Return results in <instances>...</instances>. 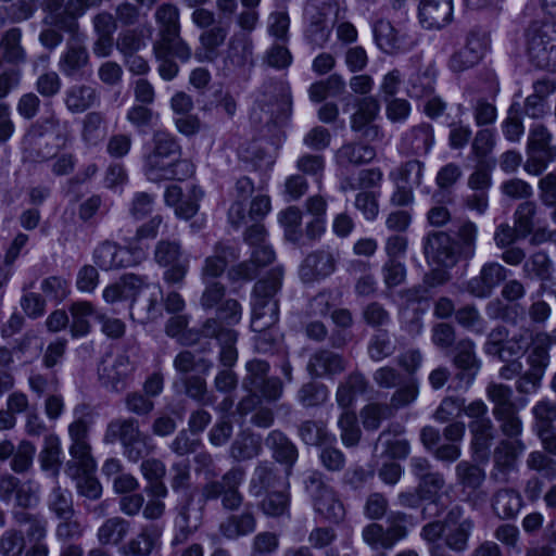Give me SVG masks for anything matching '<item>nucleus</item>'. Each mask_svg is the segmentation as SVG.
Masks as SVG:
<instances>
[{
    "label": "nucleus",
    "mask_w": 556,
    "mask_h": 556,
    "mask_svg": "<svg viewBox=\"0 0 556 556\" xmlns=\"http://www.w3.org/2000/svg\"><path fill=\"white\" fill-rule=\"evenodd\" d=\"M269 369V363L260 358L245 364L247 375L242 379V388L249 394L238 404L240 414L252 412L262 399L277 401L282 395V382L277 377H268Z\"/></svg>",
    "instance_id": "f257e3e1"
},
{
    "label": "nucleus",
    "mask_w": 556,
    "mask_h": 556,
    "mask_svg": "<svg viewBox=\"0 0 556 556\" xmlns=\"http://www.w3.org/2000/svg\"><path fill=\"white\" fill-rule=\"evenodd\" d=\"M197 338L192 341L203 338H214L217 340L219 345L218 363L223 367L214 379V387L220 393H230L236 390L238 386V377L232 370V367L238 361V350L236 343L238 340V333L236 330H226L219 328L214 320H208L200 330L195 333Z\"/></svg>",
    "instance_id": "f03ea898"
},
{
    "label": "nucleus",
    "mask_w": 556,
    "mask_h": 556,
    "mask_svg": "<svg viewBox=\"0 0 556 556\" xmlns=\"http://www.w3.org/2000/svg\"><path fill=\"white\" fill-rule=\"evenodd\" d=\"M292 113L291 89L287 81L267 79L261 86L252 115L265 124H283Z\"/></svg>",
    "instance_id": "7ed1b4c3"
},
{
    "label": "nucleus",
    "mask_w": 556,
    "mask_h": 556,
    "mask_svg": "<svg viewBox=\"0 0 556 556\" xmlns=\"http://www.w3.org/2000/svg\"><path fill=\"white\" fill-rule=\"evenodd\" d=\"M281 270L275 269L255 283L251 320L253 331L262 332L278 323L279 305L276 295L281 288Z\"/></svg>",
    "instance_id": "20e7f679"
},
{
    "label": "nucleus",
    "mask_w": 556,
    "mask_h": 556,
    "mask_svg": "<svg viewBox=\"0 0 556 556\" xmlns=\"http://www.w3.org/2000/svg\"><path fill=\"white\" fill-rule=\"evenodd\" d=\"M155 21L159 26L157 39L153 46L160 53L174 50L177 59L187 62L191 58L190 46L180 36V12L179 9L172 3H164L155 11Z\"/></svg>",
    "instance_id": "39448f33"
},
{
    "label": "nucleus",
    "mask_w": 556,
    "mask_h": 556,
    "mask_svg": "<svg viewBox=\"0 0 556 556\" xmlns=\"http://www.w3.org/2000/svg\"><path fill=\"white\" fill-rule=\"evenodd\" d=\"M245 480V469L233 466L218 480L207 481L201 489L203 503L220 500L222 507L227 511H237L242 506L244 496L240 486Z\"/></svg>",
    "instance_id": "423d86ee"
},
{
    "label": "nucleus",
    "mask_w": 556,
    "mask_h": 556,
    "mask_svg": "<svg viewBox=\"0 0 556 556\" xmlns=\"http://www.w3.org/2000/svg\"><path fill=\"white\" fill-rule=\"evenodd\" d=\"M303 483L316 514L331 522H339L344 518L343 503L320 471H309Z\"/></svg>",
    "instance_id": "0eeeda50"
},
{
    "label": "nucleus",
    "mask_w": 556,
    "mask_h": 556,
    "mask_svg": "<svg viewBox=\"0 0 556 556\" xmlns=\"http://www.w3.org/2000/svg\"><path fill=\"white\" fill-rule=\"evenodd\" d=\"M527 53L539 68L556 65V28L554 23L533 22L526 34Z\"/></svg>",
    "instance_id": "6e6552de"
},
{
    "label": "nucleus",
    "mask_w": 556,
    "mask_h": 556,
    "mask_svg": "<svg viewBox=\"0 0 556 556\" xmlns=\"http://www.w3.org/2000/svg\"><path fill=\"white\" fill-rule=\"evenodd\" d=\"M154 261L166 268L163 280L169 286L181 287L189 270V256L177 240H160L154 248Z\"/></svg>",
    "instance_id": "1a4fd4ad"
},
{
    "label": "nucleus",
    "mask_w": 556,
    "mask_h": 556,
    "mask_svg": "<svg viewBox=\"0 0 556 556\" xmlns=\"http://www.w3.org/2000/svg\"><path fill=\"white\" fill-rule=\"evenodd\" d=\"M552 140L553 136L544 125L535 124L530 128L523 165L528 174L540 176L556 160V146L552 144Z\"/></svg>",
    "instance_id": "9d476101"
},
{
    "label": "nucleus",
    "mask_w": 556,
    "mask_h": 556,
    "mask_svg": "<svg viewBox=\"0 0 556 556\" xmlns=\"http://www.w3.org/2000/svg\"><path fill=\"white\" fill-rule=\"evenodd\" d=\"M92 257L100 269L113 270L139 265L146 258V252L140 248L121 247L105 240L96 247Z\"/></svg>",
    "instance_id": "9b49d317"
},
{
    "label": "nucleus",
    "mask_w": 556,
    "mask_h": 556,
    "mask_svg": "<svg viewBox=\"0 0 556 556\" xmlns=\"http://www.w3.org/2000/svg\"><path fill=\"white\" fill-rule=\"evenodd\" d=\"M143 170L148 180L153 182L185 180L193 174V166L187 160L165 159L149 153L144 157Z\"/></svg>",
    "instance_id": "f8f14e48"
},
{
    "label": "nucleus",
    "mask_w": 556,
    "mask_h": 556,
    "mask_svg": "<svg viewBox=\"0 0 556 556\" xmlns=\"http://www.w3.org/2000/svg\"><path fill=\"white\" fill-rule=\"evenodd\" d=\"M90 64L84 36L70 37L58 60V70L66 78L83 77Z\"/></svg>",
    "instance_id": "ddd939ff"
},
{
    "label": "nucleus",
    "mask_w": 556,
    "mask_h": 556,
    "mask_svg": "<svg viewBox=\"0 0 556 556\" xmlns=\"http://www.w3.org/2000/svg\"><path fill=\"white\" fill-rule=\"evenodd\" d=\"M135 365L126 354H118L112 359L104 358L98 366L100 383L110 391L119 392L126 388V382Z\"/></svg>",
    "instance_id": "4468645a"
},
{
    "label": "nucleus",
    "mask_w": 556,
    "mask_h": 556,
    "mask_svg": "<svg viewBox=\"0 0 556 556\" xmlns=\"http://www.w3.org/2000/svg\"><path fill=\"white\" fill-rule=\"evenodd\" d=\"M453 237L445 231H431L425 238L424 251L429 262L444 267H453L459 260Z\"/></svg>",
    "instance_id": "2eb2a0df"
},
{
    "label": "nucleus",
    "mask_w": 556,
    "mask_h": 556,
    "mask_svg": "<svg viewBox=\"0 0 556 556\" xmlns=\"http://www.w3.org/2000/svg\"><path fill=\"white\" fill-rule=\"evenodd\" d=\"M509 270L497 262L485 263L478 276L467 282V291L479 299L489 298L506 280Z\"/></svg>",
    "instance_id": "dca6fc26"
},
{
    "label": "nucleus",
    "mask_w": 556,
    "mask_h": 556,
    "mask_svg": "<svg viewBox=\"0 0 556 556\" xmlns=\"http://www.w3.org/2000/svg\"><path fill=\"white\" fill-rule=\"evenodd\" d=\"M380 112V104L374 97H365L358 101L356 112L352 115L351 127L354 131L361 132L369 140L381 137L380 128L374 121Z\"/></svg>",
    "instance_id": "f3484780"
},
{
    "label": "nucleus",
    "mask_w": 556,
    "mask_h": 556,
    "mask_svg": "<svg viewBox=\"0 0 556 556\" xmlns=\"http://www.w3.org/2000/svg\"><path fill=\"white\" fill-rule=\"evenodd\" d=\"M286 481L280 470L270 460H261L256 464L249 481L250 493L258 497L266 492L286 486Z\"/></svg>",
    "instance_id": "a211bd4d"
},
{
    "label": "nucleus",
    "mask_w": 556,
    "mask_h": 556,
    "mask_svg": "<svg viewBox=\"0 0 556 556\" xmlns=\"http://www.w3.org/2000/svg\"><path fill=\"white\" fill-rule=\"evenodd\" d=\"M374 36L379 49L386 53L406 51L414 45V40L403 29L395 28L386 20L375 24Z\"/></svg>",
    "instance_id": "6ab92c4d"
},
{
    "label": "nucleus",
    "mask_w": 556,
    "mask_h": 556,
    "mask_svg": "<svg viewBox=\"0 0 556 556\" xmlns=\"http://www.w3.org/2000/svg\"><path fill=\"white\" fill-rule=\"evenodd\" d=\"M346 369L344 357L333 351L319 349L311 356L306 365L307 372L314 378H332Z\"/></svg>",
    "instance_id": "aec40b11"
},
{
    "label": "nucleus",
    "mask_w": 556,
    "mask_h": 556,
    "mask_svg": "<svg viewBox=\"0 0 556 556\" xmlns=\"http://www.w3.org/2000/svg\"><path fill=\"white\" fill-rule=\"evenodd\" d=\"M434 144V129L429 123L422 122L404 132L401 139L403 151L413 155H427Z\"/></svg>",
    "instance_id": "412c9836"
},
{
    "label": "nucleus",
    "mask_w": 556,
    "mask_h": 556,
    "mask_svg": "<svg viewBox=\"0 0 556 556\" xmlns=\"http://www.w3.org/2000/svg\"><path fill=\"white\" fill-rule=\"evenodd\" d=\"M265 445L273 458L286 467V475L289 476L299 457L295 444L282 431L273 430L267 434Z\"/></svg>",
    "instance_id": "4be33fe9"
},
{
    "label": "nucleus",
    "mask_w": 556,
    "mask_h": 556,
    "mask_svg": "<svg viewBox=\"0 0 556 556\" xmlns=\"http://www.w3.org/2000/svg\"><path fill=\"white\" fill-rule=\"evenodd\" d=\"M274 260L275 252L268 243L254 248L250 261L242 262L230 268L229 277L232 280H252L257 276L260 268L269 265Z\"/></svg>",
    "instance_id": "5701e85b"
},
{
    "label": "nucleus",
    "mask_w": 556,
    "mask_h": 556,
    "mask_svg": "<svg viewBox=\"0 0 556 556\" xmlns=\"http://www.w3.org/2000/svg\"><path fill=\"white\" fill-rule=\"evenodd\" d=\"M453 16L452 0H421L419 20L425 28L440 29L447 25Z\"/></svg>",
    "instance_id": "b1692460"
},
{
    "label": "nucleus",
    "mask_w": 556,
    "mask_h": 556,
    "mask_svg": "<svg viewBox=\"0 0 556 556\" xmlns=\"http://www.w3.org/2000/svg\"><path fill=\"white\" fill-rule=\"evenodd\" d=\"M229 34V25L223 22L208 29L202 30L199 36L200 46L195 55L200 61L213 62L219 54V48L225 43Z\"/></svg>",
    "instance_id": "393cba45"
},
{
    "label": "nucleus",
    "mask_w": 556,
    "mask_h": 556,
    "mask_svg": "<svg viewBox=\"0 0 556 556\" xmlns=\"http://www.w3.org/2000/svg\"><path fill=\"white\" fill-rule=\"evenodd\" d=\"M336 268V261L329 251L317 250L308 254L300 268L303 281L311 282L331 275Z\"/></svg>",
    "instance_id": "a878e982"
},
{
    "label": "nucleus",
    "mask_w": 556,
    "mask_h": 556,
    "mask_svg": "<svg viewBox=\"0 0 556 556\" xmlns=\"http://www.w3.org/2000/svg\"><path fill=\"white\" fill-rule=\"evenodd\" d=\"M47 134L55 135L58 149L64 148L70 140L66 127H62L60 119L54 113L49 116L40 117L37 122L31 124L25 135V139L29 143L35 144Z\"/></svg>",
    "instance_id": "bb28decb"
},
{
    "label": "nucleus",
    "mask_w": 556,
    "mask_h": 556,
    "mask_svg": "<svg viewBox=\"0 0 556 556\" xmlns=\"http://www.w3.org/2000/svg\"><path fill=\"white\" fill-rule=\"evenodd\" d=\"M100 102V93L97 88L87 84H75L64 92V104L74 114L84 113Z\"/></svg>",
    "instance_id": "cd10ccee"
},
{
    "label": "nucleus",
    "mask_w": 556,
    "mask_h": 556,
    "mask_svg": "<svg viewBox=\"0 0 556 556\" xmlns=\"http://www.w3.org/2000/svg\"><path fill=\"white\" fill-rule=\"evenodd\" d=\"M160 538L161 530L156 526H146L119 552L123 556H150L160 546Z\"/></svg>",
    "instance_id": "c85d7f7f"
},
{
    "label": "nucleus",
    "mask_w": 556,
    "mask_h": 556,
    "mask_svg": "<svg viewBox=\"0 0 556 556\" xmlns=\"http://www.w3.org/2000/svg\"><path fill=\"white\" fill-rule=\"evenodd\" d=\"M254 63L253 42L245 34H235L228 41L226 64L237 70H245Z\"/></svg>",
    "instance_id": "c756f323"
},
{
    "label": "nucleus",
    "mask_w": 556,
    "mask_h": 556,
    "mask_svg": "<svg viewBox=\"0 0 556 556\" xmlns=\"http://www.w3.org/2000/svg\"><path fill=\"white\" fill-rule=\"evenodd\" d=\"M454 364L460 370L458 378L470 384L481 367L475 352V343L471 340H460L456 344Z\"/></svg>",
    "instance_id": "7c9ffc66"
},
{
    "label": "nucleus",
    "mask_w": 556,
    "mask_h": 556,
    "mask_svg": "<svg viewBox=\"0 0 556 556\" xmlns=\"http://www.w3.org/2000/svg\"><path fill=\"white\" fill-rule=\"evenodd\" d=\"M456 483L462 492L471 500L485 480V471L479 465L468 460L459 462L455 467Z\"/></svg>",
    "instance_id": "2f4dec72"
},
{
    "label": "nucleus",
    "mask_w": 556,
    "mask_h": 556,
    "mask_svg": "<svg viewBox=\"0 0 556 556\" xmlns=\"http://www.w3.org/2000/svg\"><path fill=\"white\" fill-rule=\"evenodd\" d=\"M71 459L66 462L64 471L70 478H78L81 473H93L97 464L91 455V446L86 443H72Z\"/></svg>",
    "instance_id": "473e14b6"
},
{
    "label": "nucleus",
    "mask_w": 556,
    "mask_h": 556,
    "mask_svg": "<svg viewBox=\"0 0 556 556\" xmlns=\"http://www.w3.org/2000/svg\"><path fill=\"white\" fill-rule=\"evenodd\" d=\"M453 233L455 249L462 258L466 261L473 258L479 233L477 224L468 218L460 219Z\"/></svg>",
    "instance_id": "72a5a7b5"
},
{
    "label": "nucleus",
    "mask_w": 556,
    "mask_h": 556,
    "mask_svg": "<svg viewBox=\"0 0 556 556\" xmlns=\"http://www.w3.org/2000/svg\"><path fill=\"white\" fill-rule=\"evenodd\" d=\"M485 314L490 319H501L506 324L518 326L527 319L526 308L520 303H507L495 298L486 303Z\"/></svg>",
    "instance_id": "f704fd0d"
},
{
    "label": "nucleus",
    "mask_w": 556,
    "mask_h": 556,
    "mask_svg": "<svg viewBox=\"0 0 556 556\" xmlns=\"http://www.w3.org/2000/svg\"><path fill=\"white\" fill-rule=\"evenodd\" d=\"M239 258V251L225 243H217L214 247V254L206 257L204 266L202 268L203 279L206 281L207 278L219 277L224 271L228 263Z\"/></svg>",
    "instance_id": "c9c22d12"
},
{
    "label": "nucleus",
    "mask_w": 556,
    "mask_h": 556,
    "mask_svg": "<svg viewBox=\"0 0 556 556\" xmlns=\"http://www.w3.org/2000/svg\"><path fill=\"white\" fill-rule=\"evenodd\" d=\"M256 529V518L252 510L228 516L220 525L219 532L229 540H236L253 533Z\"/></svg>",
    "instance_id": "e433bc0d"
},
{
    "label": "nucleus",
    "mask_w": 556,
    "mask_h": 556,
    "mask_svg": "<svg viewBox=\"0 0 556 556\" xmlns=\"http://www.w3.org/2000/svg\"><path fill=\"white\" fill-rule=\"evenodd\" d=\"M23 31L20 27H11L1 36L2 59L13 65L27 62V52L22 45Z\"/></svg>",
    "instance_id": "4c0bfd02"
},
{
    "label": "nucleus",
    "mask_w": 556,
    "mask_h": 556,
    "mask_svg": "<svg viewBox=\"0 0 556 556\" xmlns=\"http://www.w3.org/2000/svg\"><path fill=\"white\" fill-rule=\"evenodd\" d=\"M468 429L471 434V448L475 455L479 458H486L494 439V425L492 420L489 418L469 421Z\"/></svg>",
    "instance_id": "58836bf2"
},
{
    "label": "nucleus",
    "mask_w": 556,
    "mask_h": 556,
    "mask_svg": "<svg viewBox=\"0 0 556 556\" xmlns=\"http://www.w3.org/2000/svg\"><path fill=\"white\" fill-rule=\"evenodd\" d=\"M368 386V380L363 374L351 372L338 387L337 403L342 408L350 407L358 395L366 393Z\"/></svg>",
    "instance_id": "ea45409f"
},
{
    "label": "nucleus",
    "mask_w": 556,
    "mask_h": 556,
    "mask_svg": "<svg viewBox=\"0 0 556 556\" xmlns=\"http://www.w3.org/2000/svg\"><path fill=\"white\" fill-rule=\"evenodd\" d=\"M260 503L261 511L270 518H290V493L286 486L264 493Z\"/></svg>",
    "instance_id": "a19ab883"
},
{
    "label": "nucleus",
    "mask_w": 556,
    "mask_h": 556,
    "mask_svg": "<svg viewBox=\"0 0 556 556\" xmlns=\"http://www.w3.org/2000/svg\"><path fill=\"white\" fill-rule=\"evenodd\" d=\"M70 313L72 316L70 326L72 337L77 339L89 334L91 331L89 318L98 315L93 305L87 301L75 302L71 305Z\"/></svg>",
    "instance_id": "79ce46f5"
},
{
    "label": "nucleus",
    "mask_w": 556,
    "mask_h": 556,
    "mask_svg": "<svg viewBox=\"0 0 556 556\" xmlns=\"http://www.w3.org/2000/svg\"><path fill=\"white\" fill-rule=\"evenodd\" d=\"M139 422L132 417L116 418L109 422L103 441L106 444L121 442L124 444L140 433Z\"/></svg>",
    "instance_id": "37998d69"
},
{
    "label": "nucleus",
    "mask_w": 556,
    "mask_h": 556,
    "mask_svg": "<svg viewBox=\"0 0 556 556\" xmlns=\"http://www.w3.org/2000/svg\"><path fill=\"white\" fill-rule=\"evenodd\" d=\"M159 293L160 291H153L135 298L129 306L130 317L140 324H146L147 321L157 318L160 315L157 305Z\"/></svg>",
    "instance_id": "c03bdc74"
},
{
    "label": "nucleus",
    "mask_w": 556,
    "mask_h": 556,
    "mask_svg": "<svg viewBox=\"0 0 556 556\" xmlns=\"http://www.w3.org/2000/svg\"><path fill=\"white\" fill-rule=\"evenodd\" d=\"M435 71L428 66L412 75L407 83V94L413 99H425L433 94L435 86Z\"/></svg>",
    "instance_id": "a18cd8bd"
},
{
    "label": "nucleus",
    "mask_w": 556,
    "mask_h": 556,
    "mask_svg": "<svg viewBox=\"0 0 556 556\" xmlns=\"http://www.w3.org/2000/svg\"><path fill=\"white\" fill-rule=\"evenodd\" d=\"M391 459L406 458L410 452L408 440L390 431H382L377 440L376 450Z\"/></svg>",
    "instance_id": "49530a36"
},
{
    "label": "nucleus",
    "mask_w": 556,
    "mask_h": 556,
    "mask_svg": "<svg viewBox=\"0 0 556 556\" xmlns=\"http://www.w3.org/2000/svg\"><path fill=\"white\" fill-rule=\"evenodd\" d=\"M13 519L18 526H26V535L31 542H41L47 536L48 521L40 514L15 510Z\"/></svg>",
    "instance_id": "de8ad7c7"
},
{
    "label": "nucleus",
    "mask_w": 556,
    "mask_h": 556,
    "mask_svg": "<svg viewBox=\"0 0 556 556\" xmlns=\"http://www.w3.org/2000/svg\"><path fill=\"white\" fill-rule=\"evenodd\" d=\"M61 443L56 435H48L39 454L40 467L52 478H58L61 467Z\"/></svg>",
    "instance_id": "09e8293b"
},
{
    "label": "nucleus",
    "mask_w": 556,
    "mask_h": 556,
    "mask_svg": "<svg viewBox=\"0 0 556 556\" xmlns=\"http://www.w3.org/2000/svg\"><path fill=\"white\" fill-rule=\"evenodd\" d=\"M261 453V438L251 433H242L238 435L229 448V456L236 462L252 459Z\"/></svg>",
    "instance_id": "8fccbe9b"
},
{
    "label": "nucleus",
    "mask_w": 556,
    "mask_h": 556,
    "mask_svg": "<svg viewBox=\"0 0 556 556\" xmlns=\"http://www.w3.org/2000/svg\"><path fill=\"white\" fill-rule=\"evenodd\" d=\"M129 531V522L121 517L106 519L98 529L97 538L101 545H117Z\"/></svg>",
    "instance_id": "3c124183"
},
{
    "label": "nucleus",
    "mask_w": 556,
    "mask_h": 556,
    "mask_svg": "<svg viewBox=\"0 0 556 556\" xmlns=\"http://www.w3.org/2000/svg\"><path fill=\"white\" fill-rule=\"evenodd\" d=\"M47 505L56 518L74 517L75 515L71 491L59 484L54 485L49 493Z\"/></svg>",
    "instance_id": "603ef678"
},
{
    "label": "nucleus",
    "mask_w": 556,
    "mask_h": 556,
    "mask_svg": "<svg viewBox=\"0 0 556 556\" xmlns=\"http://www.w3.org/2000/svg\"><path fill=\"white\" fill-rule=\"evenodd\" d=\"M525 450L526 446L520 439L501 440L493 454L495 465L501 469L510 468Z\"/></svg>",
    "instance_id": "864d4df0"
},
{
    "label": "nucleus",
    "mask_w": 556,
    "mask_h": 556,
    "mask_svg": "<svg viewBox=\"0 0 556 556\" xmlns=\"http://www.w3.org/2000/svg\"><path fill=\"white\" fill-rule=\"evenodd\" d=\"M513 390L503 383L491 382L486 387V396L493 403V416L517 408L513 400Z\"/></svg>",
    "instance_id": "5fc2aeb1"
},
{
    "label": "nucleus",
    "mask_w": 556,
    "mask_h": 556,
    "mask_svg": "<svg viewBox=\"0 0 556 556\" xmlns=\"http://www.w3.org/2000/svg\"><path fill=\"white\" fill-rule=\"evenodd\" d=\"M522 506V500L518 492L514 490H501L496 493L493 509L502 519L514 518Z\"/></svg>",
    "instance_id": "6e6d98bb"
},
{
    "label": "nucleus",
    "mask_w": 556,
    "mask_h": 556,
    "mask_svg": "<svg viewBox=\"0 0 556 556\" xmlns=\"http://www.w3.org/2000/svg\"><path fill=\"white\" fill-rule=\"evenodd\" d=\"M298 432L301 440L308 445L323 446L336 441V438L328 433L323 421L305 420L300 425Z\"/></svg>",
    "instance_id": "4d7b16f0"
},
{
    "label": "nucleus",
    "mask_w": 556,
    "mask_h": 556,
    "mask_svg": "<svg viewBox=\"0 0 556 556\" xmlns=\"http://www.w3.org/2000/svg\"><path fill=\"white\" fill-rule=\"evenodd\" d=\"M242 316V308L235 299H226L216 307V316L207 318L201 328L208 321L214 320L222 329L232 330L230 326L237 325Z\"/></svg>",
    "instance_id": "13d9d810"
},
{
    "label": "nucleus",
    "mask_w": 556,
    "mask_h": 556,
    "mask_svg": "<svg viewBox=\"0 0 556 556\" xmlns=\"http://www.w3.org/2000/svg\"><path fill=\"white\" fill-rule=\"evenodd\" d=\"M523 274L527 278L548 281L553 274V263L544 252L532 254L523 264Z\"/></svg>",
    "instance_id": "bf43d9fd"
},
{
    "label": "nucleus",
    "mask_w": 556,
    "mask_h": 556,
    "mask_svg": "<svg viewBox=\"0 0 556 556\" xmlns=\"http://www.w3.org/2000/svg\"><path fill=\"white\" fill-rule=\"evenodd\" d=\"M376 156V150L363 143H348L338 151V159L342 163L352 165H361L368 163Z\"/></svg>",
    "instance_id": "052dcab7"
},
{
    "label": "nucleus",
    "mask_w": 556,
    "mask_h": 556,
    "mask_svg": "<svg viewBox=\"0 0 556 556\" xmlns=\"http://www.w3.org/2000/svg\"><path fill=\"white\" fill-rule=\"evenodd\" d=\"M329 396L328 388L324 383L309 381L298 391L296 399L304 407H315L324 404Z\"/></svg>",
    "instance_id": "680f3d73"
},
{
    "label": "nucleus",
    "mask_w": 556,
    "mask_h": 556,
    "mask_svg": "<svg viewBox=\"0 0 556 556\" xmlns=\"http://www.w3.org/2000/svg\"><path fill=\"white\" fill-rule=\"evenodd\" d=\"M279 223L283 227L285 238L292 242L298 243L302 238V212L296 206H289L279 214Z\"/></svg>",
    "instance_id": "e2e57ef3"
},
{
    "label": "nucleus",
    "mask_w": 556,
    "mask_h": 556,
    "mask_svg": "<svg viewBox=\"0 0 556 556\" xmlns=\"http://www.w3.org/2000/svg\"><path fill=\"white\" fill-rule=\"evenodd\" d=\"M549 359V346L536 333L533 339V345L527 356L529 370L544 376Z\"/></svg>",
    "instance_id": "0e129e2a"
},
{
    "label": "nucleus",
    "mask_w": 556,
    "mask_h": 556,
    "mask_svg": "<svg viewBox=\"0 0 556 556\" xmlns=\"http://www.w3.org/2000/svg\"><path fill=\"white\" fill-rule=\"evenodd\" d=\"M240 156L244 162L250 163L256 170L261 172L269 170L275 163L274 155L265 151L256 142L242 148Z\"/></svg>",
    "instance_id": "69168bd1"
},
{
    "label": "nucleus",
    "mask_w": 556,
    "mask_h": 556,
    "mask_svg": "<svg viewBox=\"0 0 556 556\" xmlns=\"http://www.w3.org/2000/svg\"><path fill=\"white\" fill-rule=\"evenodd\" d=\"M338 427L340 429L341 441L346 447L356 446L358 444L362 431L355 413L344 410L339 417Z\"/></svg>",
    "instance_id": "338daca9"
},
{
    "label": "nucleus",
    "mask_w": 556,
    "mask_h": 556,
    "mask_svg": "<svg viewBox=\"0 0 556 556\" xmlns=\"http://www.w3.org/2000/svg\"><path fill=\"white\" fill-rule=\"evenodd\" d=\"M153 149L150 152L165 159L181 160V149L175 137L165 131H156L152 138Z\"/></svg>",
    "instance_id": "774afa93"
}]
</instances>
